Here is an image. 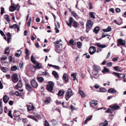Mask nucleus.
Segmentation results:
<instances>
[{"mask_svg": "<svg viewBox=\"0 0 126 126\" xmlns=\"http://www.w3.org/2000/svg\"><path fill=\"white\" fill-rule=\"evenodd\" d=\"M55 45V50L56 52L60 54L63 50L62 45L61 43H60L59 41H57L54 42Z\"/></svg>", "mask_w": 126, "mask_h": 126, "instance_id": "nucleus-1", "label": "nucleus"}, {"mask_svg": "<svg viewBox=\"0 0 126 126\" xmlns=\"http://www.w3.org/2000/svg\"><path fill=\"white\" fill-rule=\"evenodd\" d=\"M69 23L66 21V22L68 26L70 27V28L72 27V25L73 23L72 26L75 28H77L78 26V23L76 21L74 20L73 18L70 17H69Z\"/></svg>", "mask_w": 126, "mask_h": 126, "instance_id": "nucleus-2", "label": "nucleus"}, {"mask_svg": "<svg viewBox=\"0 0 126 126\" xmlns=\"http://www.w3.org/2000/svg\"><path fill=\"white\" fill-rule=\"evenodd\" d=\"M54 84V83L53 82H49L48 84L46 85V89L49 92H52Z\"/></svg>", "mask_w": 126, "mask_h": 126, "instance_id": "nucleus-3", "label": "nucleus"}, {"mask_svg": "<svg viewBox=\"0 0 126 126\" xmlns=\"http://www.w3.org/2000/svg\"><path fill=\"white\" fill-rule=\"evenodd\" d=\"M72 91L70 88H69L66 93L65 96V98L66 100H68V99L72 95Z\"/></svg>", "mask_w": 126, "mask_h": 126, "instance_id": "nucleus-4", "label": "nucleus"}, {"mask_svg": "<svg viewBox=\"0 0 126 126\" xmlns=\"http://www.w3.org/2000/svg\"><path fill=\"white\" fill-rule=\"evenodd\" d=\"M93 25V22L91 20H88L86 24V28L90 30L92 28Z\"/></svg>", "mask_w": 126, "mask_h": 126, "instance_id": "nucleus-5", "label": "nucleus"}, {"mask_svg": "<svg viewBox=\"0 0 126 126\" xmlns=\"http://www.w3.org/2000/svg\"><path fill=\"white\" fill-rule=\"evenodd\" d=\"M18 77L17 75L16 74H14L12 75L11 77L12 80L14 83H16L18 81Z\"/></svg>", "mask_w": 126, "mask_h": 126, "instance_id": "nucleus-6", "label": "nucleus"}, {"mask_svg": "<svg viewBox=\"0 0 126 126\" xmlns=\"http://www.w3.org/2000/svg\"><path fill=\"white\" fill-rule=\"evenodd\" d=\"M18 7V5H16V6H11L9 9V10L11 12H13L15 10H16L17 11H19V7Z\"/></svg>", "mask_w": 126, "mask_h": 126, "instance_id": "nucleus-7", "label": "nucleus"}, {"mask_svg": "<svg viewBox=\"0 0 126 126\" xmlns=\"http://www.w3.org/2000/svg\"><path fill=\"white\" fill-rule=\"evenodd\" d=\"M117 46H119L120 45L124 46L125 45V42L124 40H123L121 39H118L117 40Z\"/></svg>", "mask_w": 126, "mask_h": 126, "instance_id": "nucleus-8", "label": "nucleus"}, {"mask_svg": "<svg viewBox=\"0 0 126 126\" xmlns=\"http://www.w3.org/2000/svg\"><path fill=\"white\" fill-rule=\"evenodd\" d=\"M96 51L95 47L93 46H91L90 47L89 52L91 55H92L94 54L95 52Z\"/></svg>", "mask_w": 126, "mask_h": 126, "instance_id": "nucleus-9", "label": "nucleus"}, {"mask_svg": "<svg viewBox=\"0 0 126 126\" xmlns=\"http://www.w3.org/2000/svg\"><path fill=\"white\" fill-rule=\"evenodd\" d=\"M109 107L113 109V110H115L120 109V107L119 106L115 104H113L109 106Z\"/></svg>", "mask_w": 126, "mask_h": 126, "instance_id": "nucleus-10", "label": "nucleus"}, {"mask_svg": "<svg viewBox=\"0 0 126 126\" xmlns=\"http://www.w3.org/2000/svg\"><path fill=\"white\" fill-rule=\"evenodd\" d=\"M31 84L32 86L34 88H36L38 86L37 82L34 79L32 80L31 81Z\"/></svg>", "mask_w": 126, "mask_h": 126, "instance_id": "nucleus-11", "label": "nucleus"}, {"mask_svg": "<svg viewBox=\"0 0 126 126\" xmlns=\"http://www.w3.org/2000/svg\"><path fill=\"white\" fill-rule=\"evenodd\" d=\"M81 88H79V93L81 95L82 97L84 98L86 96V94H84L83 91L81 89Z\"/></svg>", "mask_w": 126, "mask_h": 126, "instance_id": "nucleus-12", "label": "nucleus"}, {"mask_svg": "<svg viewBox=\"0 0 126 126\" xmlns=\"http://www.w3.org/2000/svg\"><path fill=\"white\" fill-rule=\"evenodd\" d=\"M97 104V101H95L94 100H92L91 101L90 103V105L93 108H94Z\"/></svg>", "mask_w": 126, "mask_h": 126, "instance_id": "nucleus-13", "label": "nucleus"}, {"mask_svg": "<svg viewBox=\"0 0 126 126\" xmlns=\"http://www.w3.org/2000/svg\"><path fill=\"white\" fill-rule=\"evenodd\" d=\"M22 86V83L21 80H19L17 84L15 86V88L18 89V88H21Z\"/></svg>", "mask_w": 126, "mask_h": 126, "instance_id": "nucleus-14", "label": "nucleus"}, {"mask_svg": "<svg viewBox=\"0 0 126 126\" xmlns=\"http://www.w3.org/2000/svg\"><path fill=\"white\" fill-rule=\"evenodd\" d=\"M27 107H28L27 109L28 111L33 110L34 109V106L32 104H30L29 105H27Z\"/></svg>", "mask_w": 126, "mask_h": 126, "instance_id": "nucleus-15", "label": "nucleus"}, {"mask_svg": "<svg viewBox=\"0 0 126 126\" xmlns=\"http://www.w3.org/2000/svg\"><path fill=\"white\" fill-rule=\"evenodd\" d=\"M26 89L29 91H31L32 90V88L30 85L28 83L25 84Z\"/></svg>", "mask_w": 126, "mask_h": 126, "instance_id": "nucleus-16", "label": "nucleus"}, {"mask_svg": "<svg viewBox=\"0 0 126 126\" xmlns=\"http://www.w3.org/2000/svg\"><path fill=\"white\" fill-rule=\"evenodd\" d=\"M9 99V98L7 95H4L3 97V100L5 103H7Z\"/></svg>", "mask_w": 126, "mask_h": 126, "instance_id": "nucleus-17", "label": "nucleus"}, {"mask_svg": "<svg viewBox=\"0 0 126 126\" xmlns=\"http://www.w3.org/2000/svg\"><path fill=\"white\" fill-rule=\"evenodd\" d=\"M63 80H64V81L66 82H68V78L67 74L66 73L64 74L63 77Z\"/></svg>", "mask_w": 126, "mask_h": 126, "instance_id": "nucleus-18", "label": "nucleus"}, {"mask_svg": "<svg viewBox=\"0 0 126 126\" xmlns=\"http://www.w3.org/2000/svg\"><path fill=\"white\" fill-rule=\"evenodd\" d=\"M108 92L109 93L114 94L116 93L117 91L113 88H110L108 89Z\"/></svg>", "mask_w": 126, "mask_h": 126, "instance_id": "nucleus-19", "label": "nucleus"}, {"mask_svg": "<svg viewBox=\"0 0 126 126\" xmlns=\"http://www.w3.org/2000/svg\"><path fill=\"white\" fill-rule=\"evenodd\" d=\"M100 28L99 27L96 26L95 27L94 29L93 32L95 34L98 33V32L100 31Z\"/></svg>", "mask_w": 126, "mask_h": 126, "instance_id": "nucleus-20", "label": "nucleus"}, {"mask_svg": "<svg viewBox=\"0 0 126 126\" xmlns=\"http://www.w3.org/2000/svg\"><path fill=\"white\" fill-rule=\"evenodd\" d=\"M52 75L55 78L57 79L58 78L59 76L58 75V73L55 71H53L52 72Z\"/></svg>", "mask_w": 126, "mask_h": 126, "instance_id": "nucleus-21", "label": "nucleus"}, {"mask_svg": "<svg viewBox=\"0 0 126 126\" xmlns=\"http://www.w3.org/2000/svg\"><path fill=\"white\" fill-rule=\"evenodd\" d=\"M95 13L93 12H89V15L90 17L93 19L95 18Z\"/></svg>", "mask_w": 126, "mask_h": 126, "instance_id": "nucleus-22", "label": "nucleus"}, {"mask_svg": "<svg viewBox=\"0 0 126 126\" xmlns=\"http://www.w3.org/2000/svg\"><path fill=\"white\" fill-rule=\"evenodd\" d=\"M42 65L40 63H38V62L36 63V65L35 68L36 69H40L42 68Z\"/></svg>", "mask_w": 126, "mask_h": 126, "instance_id": "nucleus-23", "label": "nucleus"}, {"mask_svg": "<svg viewBox=\"0 0 126 126\" xmlns=\"http://www.w3.org/2000/svg\"><path fill=\"white\" fill-rule=\"evenodd\" d=\"M64 93V91L63 90H60L59 91L57 95L58 96H62L63 95Z\"/></svg>", "mask_w": 126, "mask_h": 126, "instance_id": "nucleus-24", "label": "nucleus"}, {"mask_svg": "<svg viewBox=\"0 0 126 126\" xmlns=\"http://www.w3.org/2000/svg\"><path fill=\"white\" fill-rule=\"evenodd\" d=\"M108 124V121L105 120L104 122L100 124V126H107Z\"/></svg>", "mask_w": 126, "mask_h": 126, "instance_id": "nucleus-25", "label": "nucleus"}, {"mask_svg": "<svg viewBox=\"0 0 126 126\" xmlns=\"http://www.w3.org/2000/svg\"><path fill=\"white\" fill-rule=\"evenodd\" d=\"M50 102V98L49 97H47L46 98L45 101H44V102L45 104H48Z\"/></svg>", "mask_w": 126, "mask_h": 126, "instance_id": "nucleus-26", "label": "nucleus"}, {"mask_svg": "<svg viewBox=\"0 0 126 126\" xmlns=\"http://www.w3.org/2000/svg\"><path fill=\"white\" fill-rule=\"evenodd\" d=\"M102 72L103 74H106L109 73V70L108 68L104 67L103 70L102 71Z\"/></svg>", "mask_w": 126, "mask_h": 126, "instance_id": "nucleus-27", "label": "nucleus"}, {"mask_svg": "<svg viewBox=\"0 0 126 126\" xmlns=\"http://www.w3.org/2000/svg\"><path fill=\"white\" fill-rule=\"evenodd\" d=\"M1 69L3 72L4 73H6L8 71V68H6L5 67H1Z\"/></svg>", "mask_w": 126, "mask_h": 126, "instance_id": "nucleus-28", "label": "nucleus"}, {"mask_svg": "<svg viewBox=\"0 0 126 126\" xmlns=\"http://www.w3.org/2000/svg\"><path fill=\"white\" fill-rule=\"evenodd\" d=\"M69 44L72 45H74L76 44V42H75V40L73 39H70L69 42Z\"/></svg>", "mask_w": 126, "mask_h": 126, "instance_id": "nucleus-29", "label": "nucleus"}, {"mask_svg": "<svg viewBox=\"0 0 126 126\" xmlns=\"http://www.w3.org/2000/svg\"><path fill=\"white\" fill-rule=\"evenodd\" d=\"M101 68L100 67L98 66L94 65L93 69L98 71V70H100Z\"/></svg>", "mask_w": 126, "mask_h": 126, "instance_id": "nucleus-30", "label": "nucleus"}, {"mask_svg": "<svg viewBox=\"0 0 126 126\" xmlns=\"http://www.w3.org/2000/svg\"><path fill=\"white\" fill-rule=\"evenodd\" d=\"M107 91V90L104 87H100L99 88V92H105Z\"/></svg>", "mask_w": 126, "mask_h": 126, "instance_id": "nucleus-31", "label": "nucleus"}, {"mask_svg": "<svg viewBox=\"0 0 126 126\" xmlns=\"http://www.w3.org/2000/svg\"><path fill=\"white\" fill-rule=\"evenodd\" d=\"M10 51L9 47H7L5 49L4 53L5 54H8L9 53Z\"/></svg>", "mask_w": 126, "mask_h": 126, "instance_id": "nucleus-32", "label": "nucleus"}, {"mask_svg": "<svg viewBox=\"0 0 126 126\" xmlns=\"http://www.w3.org/2000/svg\"><path fill=\"white\" fill-rule=\"evenodd\" d=\"M37 79L38 81L40 83L44 81V78L41 77H37Z\"/></svg>", "mask_w": 126, "mask_h": 126, "instance_id": "nucleus-33", "label": "nucleus"}, {"mask_svg": "<svg viewBox=\"0 0 126 126\" xmlns=\"http://www.w3.org/2000/svg\"><path fill=\"white\" fill-rule=\"evenodd\" d=\"M97 46L101 48H104L106 47V46L105 45H102L100 43H97L96 44Z\"/></svg>", "mask_w": 126, "mask_h": 126, "instance_id": "nucleus-34", "label": "nucleus"}, {"mask_svg": "<svg viewBox=\"0 0 126 126\" xmlns=\"http://www.w3.org/2000/svg\"><path fill=\"white\" fill-rule=\"evenodd\" d=\"M17 51L18 53H16L15 54V55L16 57H19L20 56V54L21 53V52L20 50H18Z\"/></svg>", "mask_w": 126, "mask_h": 126, "instance_id": "nucleus-35", "label": "nucleus"}, {"mask_svg": "<svg viewBox=\"0 0 126 126\" xmlns=\"http://www.w3.org/2000/svg\"><path fill=\"white\" fill-rule=\"evenodd\" d=\"M48 65L50 67H54L55 69H58L60 68L59 66H58L55 65H52L51 64H48Z\"/></svg>", "mask_w": 126, "mask_h": 126, "instance_id": "nucleus-36", "label": "nucleus"}, {"mask_svg": "<svg viewBox=\"0 0 126 126\" xmlns=\"http://www.w3.org/2000/svg\"><path fill=\"white\" fill-rule=\"evenodd\" d=\"M4 16L6 20L8 23H9L10 22V20L9 18V16L7 15H6Z\"/></svg>", "mask_w": 126, "mask_h": 126, "instance_id": "nucleus-37", "label": "nucleus"}, {"mask_svg": "<svg viewBox=\"0 0 126 126\" xmlns=\"http://www.w3.org/2000/svg\"><path fill=\"white\" fill-rule=\"evenodd\" d=\"M114 111V110L112 109H110V108H108L107 110L105 111L106 113H112Z\"/></svg>", "mask_w": 126, "mask_h": 126, "instance_id": "nucleus-38", "label": "nucleus"}, {"mask_svg": "<svg viewBox=\"0 0 126 126\" xmlns=\"http://www.w3.org/2000/svg\"><path fill=\"white\" fill-rule=\"evenodd\" d=\"M17 69V67L16 65L13 66L11 68V70L12 71H15Z\"/></svg>", "mask_w": 126, "mask_h": 126, "instance_id": "nucleus-39", "label": "nucleus"}, {"mask_svg": "<svg viewBox=\"0 0 126 126\" xmlns=\"http://www.w3.org/2000/svg\"><path fill=\"white\" fill-rule=\"evenodd\" d=\"M76 74L75 73H72L71 74V76L72 78H73V80L74 81L75 80L76 78Z\"/></svg>", "mask_w": 126, "mask_h": 126, "instance_id": "nucleus-40", "label": "nucleus"}, {"mask_svg": "<svg viewBox=\"0 0 126 126\" xmlns=\"http://www.w3.org/2000/svg\"><path fill=\"white\" fill-rule=\"evenodd\" d=\"M77 47L78 48H80L81 47V46H82V43L78 41L77 42Z\"/></svg>", "mask_w": 126, "mask_h": 126, "instance_id": "nucleus-41", "label": "nucleus"}, {"mask_svg": "<svg viewBox=\"0 0 126 126\" xmlns=\"http://www.w3.org/2000/svg\"><path fill=\"white\" fill-rule=\"evenodd\" d=\"M18 25L16 24H14L13 25L10 26V28L11 29H15L17 27Z\"/></svg>", "mask_w": 126, "mask_h": 126, "instance_id": "nucleus-42", "label": "nucleus"}, {"mask_svg": "<svg viewBox=\"0 0 126 126\" xmlns=\"http://www.w3.org/2000/svg\"><path fill=\"white\" fill-rule=\"evenodd\" d=\"M31 60L32 62L34 64L36 63V61L34 59L33 56H32L31 57Z\"/></svg>", "mask_w": 126, "mask_h": 126, "instance_id": "nucleus-43", "label": "nucleus"}, {"mask_svg": "<svg viewBox=\"0 0 126 126\" xmlns=\"http://www.w3.org/2000/svg\"><path fill=\"white\" fill-rule=\"evenodd\" d=\"M98 71L93 69L92 72V74L94 76L98 74Z\"/></svg>", "mask_w": 126, "mask_h": 126, "instance_id": "nucleus-44", "label": "nucleus"}, {"mask_svg": "<svg viewBox=\"0 0 126 126\" xmlns=\"http://www.w3.org/2000/svg\"><path fill=\"white\" fill-rule=\"evenodd\" d=\"M71 13L73 15L74 17L75 18H77L78 16V15L75 12V11H72L71 12Z\"/></svg>", "mask_w": 126, "mask_h": 126, "instance_id": "nucleus-45", "label": "nucleus"}, {"mask_svg": "<svg viewBox=\"0 0 126 126\" xmlns=\"http://www.w3.org/2000/svg\"><path fill=\"white\" fill-rule=\"evenodd\" d=\"M51 122L52 123V125L54 126L56 125L57 124V121L55 120H52Z\"/></svg>", "mask_w": 126, "mask_h": 126, "instance_id": "nucleus-46", "label": "nucleus"}, {"mask_svg": "<svg viewBox=\"0 0 126 126\" xmlns=\"http://www.w3.org/2000/svg\"><path fill=\"white\" fill-rule=\"evenodd\" d=\"M120 74L118 73H116L115 72H113L112 74L115 76H117L118 78H119Z\"/></svg>", "mask_w": 126, "mask_h": 126, "instance_id": "nucleus-47", "label": "nucleus"}, {"mask_svg": "<svg viewBox=\"0 0 126 126\" xmlns=\"http://www.w3.org/2000/svg\"><path fill=\"white\" fill-rule=\"evenodd\" d=\"M109 36V35L107 34H104V33H102V35L101 37L99 39H101L103 38H104L108 36Z\"/></svg>", "mask_w": 126, "mask_h": 126, "instance_id": "nucleus-48", "label": "nucleus"}, {"mask_svg": "<svg viewBox=\"0 0 126 126\" xmlns=\"http://www.w3.org/2000/svg\"><path fill=\"white\" fill-rule=\"evenodd\" d=\"M114 69L117 72L120 71V70L119 69V67L118 66H115L113 67Z\"/></svg>", "mask_w": 126, "mask_h": 126, "instance_id": "nucleus-49", "label": "nucleus"}, {"mask_svg": "<svg viewBox=\"0 0 126 126\" xmlns=\"http://www.w3.org/2000/svg\"><path fill=\"white\" fill-rule=\"evenodd\" d=\"M125 77V74L120 73V76H119V78H124Z\"/></svg>", "mask_w": 126, "mask_h": 126, "instance_id": "nucleus-50", "label": "nucleus"}, {"mask_svg": "<svg viewBox=\"0 0 126 126\" xmlns=\"http://www.w3.org/2000/svg\"><path fill=\"white\" fill-rule=\"evenodd\" d=\"M106 65L107 66L110 67L112 66V63L111 62H109L106 63Z\"/></svg>", "mask_w": 126, "mask_h": 126, "instance_id": "nucleus-51", "label": "nucleus"}, {"mask_svg": "<svg viewBox=\"0 0 126 126\" xmlns=\"http://www.w3.org/2000/svg\"><path fill=\"white\" fill-rule=\"evenodd\" d=\"M11 112L12 111L11 110H10L9 111V113L8 114V115L11 118H13V117L12 114H11Z\"/></svg>", "mask_w": 126, "mask_h": 126, "instance_id": "nucleus-52", "label": "nucleus"}, {"mask_svg": "<svg viewBox=\"0 0 126 126\" xmlns=\"http://www.w3.org/2000/svg\"><path fill=\"white\" fill-rule=\"evenodd\" d=\"M4 8L3 7H1V12L0 13L1 15H2L3 14L4 11Z\"/></svg>", "mask_w": 126, "mask_h": 126, "instance_id": "nucleus-53", "label": "nucleus"}, {"mask_svg": "<svg viewBox=\"0 0 126 126\" xmlns=\"http://www.w3.org/2000/svg\"><path fill=\"white\" fill-rule=\"evenodd\" d=\"M15 94L17 96H21V94H20L17 91H16L15 93Z\"/></svg>", "mask_w": 126, "mask_h": 126, "instance_id": "nucleus-54", "label": "nucleus"}, {"mask_svg": "<svg viewBox=\"0 0 126 126\" xmlns=\"http://www.w3.org/2000/svg\"><path fill=\"white\" fill-rule=\"evenodd\" d=\"M88 5L89 7V9H91L93 8V7L92 6V3L89 2L88 4Z\"/></svg>", "mask_w": 126, "mask_h": 126, "instance_id": "nucleus-55", "label": "nucleus"}, {"mask_svg": "<svg viewBox=\"0 0 126 126\" xmlns=\"http://www.w3.org/2000/svg\"><path fill=\"white\" fill-rule=\"evenodd\" d=\"M22 121L24 123H26L28 122V120H27V118L23 119Z\"/></svg>", "mask_w": 126, "mask_h": 126, "instance_id": "nucleus-56", "label": "nucleus"}, {"mask_svg": "<svg viewBox=\"0 0 126 126\" xmlns=\"http://www.w3.org/2000/svg\"><path fill=\"white\" fill-rule=\"evenodd\" d=\"M45 126H49V124L47 120H45L44 124Z\"/></svg>", "mask_w": 126, "mask_h": 126, "instance_id": "nucleus-57", "label": "nucleus"}, {"mask_svg": "<svg viewBox=\"0 0 126 126\" xmlns=\"http://www.w3.org/2000/svg\"><path fill=\"white\" fill-rule=\"evenodd\" d=\"M118 58V57H115L112 59V60L113 62H114L117 61Z\"/></svg>", "mask_w": 126, "mask_h": 126, "instance_id": "nucleus-58", "label": "nucleus"}, {"mask_svg": "<svg viewBox=\"0 0 126 126\" xmlns=\"http://www.w3.org/2000/svg\"><path fill=\"white\" fill-rule=\"evenodd\" d=\"M25 52L26 55H29V51L27 48L25 49Z\"/></svg>", "mask_w": 126, "mask_h": 126, "instance_id": "nucleus-59", "label": "nucleus"}, {"mask_svg": "<svg viewBox=\"0 0 126 126\" xmlns=\"http://www.w3.org/2000/svg\"><path fill=\"white\" fill-rule=\"evenodd\" d=\"M57 27L56 26V27L55 28V32L56 33H58L59 31V30L57 28Z\"/></svg>", "mask_w": 126, "mask_h": 126, "instance_id": "nucleus-60", "label": "nucleus"}, {"mask_svg": "<svg viewBox=\"0 0 126 126\" xmlns=\"http://www.w3.org/2000/svg\"><path fill=\"white\" fill-rule=\"evenodd\" d=\"M35 45L36 47L37 48H39L40 47V46L38 43H35Z\"/></svg>", "mask_w": 126, "mask_h": 126, "instance_id": "nucleus-61", "label": "nucleus"}, {"mask_svg": "<svg viewBox=\"0 0 126 126\" xmlns=\"http://www.w3.org/2000/svg\"><path fill=\"white\" fill-rule=\"evenodd\" d=\"M92 117V116L91 115L89 116L87 119H88V121H90L91 120V118Z\"/></svg>", "mask_w": 126, "mask_h": 126, "instance_id": "nucleus-62", "label": "nucleus"}, {"mask_svg": "<svg viewBox=\"0 0 126 126\" xmlns=\"http://www.w3.org/2000/svg\"><path fill=\"white\" fill-rule=\"evenodd\" d=\"M11 37H7V41L8 43H9L11 41Z\"/></svg>", "mask_w": 126, "mask_h": 126, "instance_id": "nucleus-63", "label": "nucleus"}, {"mask_svg": "<svg viewBox=\"0 0 126 126\" xmlns=\"http://www.w3.org/2000/svg\"><path fill=\"white\" fill-rule=\"evenodd\" d=\"M116 12L117 13L120 12V9L118 8H117L115 9Z\"/></svg>", "mask_w": 126, "mask_h": 126, "instance_id": "nucleus-64", "label": "nucleus"}]
</instances>
